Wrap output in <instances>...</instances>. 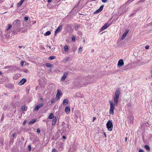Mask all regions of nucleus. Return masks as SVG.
I'll return each mask as SVG.
<instances>
[{
  "label": "nucleus",
  "mask_w": 152,
  "mask_h": 152,
  "mask_svg": "<svg viewBox=\"0 0 152 152\" xmlns=\"http://www.w3.org/2000/svg\"><path fill=\"white\" fill-rule=\"evenodd\" d=\"M120 94V91L118 89L116 90L115 92L114 96V102L113 101H109L110 106L109 113L110 114L113 115L114 114V110L115 108V106L117 105Z\"/></svg>",
  "instance_id": "nucleus-1"
},
{
  "label": "nucleus",
  "mask_w": 152,
  "mask_h": 152,
  "mask_svg": "<svg viewBox=\"0 0 152 152\" xmlns=\"http://www.w3.org/2000/svg\"><path fill=\"white\" fill-rule=\"evenodd\" d=\"M106 126L109 131H111L112 130L113 126L112 121L109 120L106 124Z\"/></svg>",
  "instance_id": "nucleus-2"
},
{
  "label": "nucleus",
  "mask_w": 152,
  "mask_h": 152,
  "mask_svg": "<svg viewBox=\"0 0 152 152\" xmlns=\"http://www.w3.org/2000/svg\"><path fill=\"white\" fill-rule=\"evenodd\" d=\"M124 65V63L123 60L122 59L119 60L118 61L117 64V67L118 68H119L123 66Z\"/></svg>",
  "instance_id": "nucleus-3"
},
{
  "label": "nucleus",
  "mask_w": 152,
  "mask_h": 152,
  "mask_svg": "<svg viewBox=\"0 0 152 152\" xmlns=\"http://www.w3.org/2000/svg\"><path fill=\"white\" fill-rule=\"evenodd\" d=\"M62 28V26L61 25L59 26L56 29L55 31V35H56L58 33L60 32Z\"/></svg>",
  "instance_id": "nucleus-4"
},
{
  "label": "nucleus",
  "mask_w": 152,
  "mask_h": 152,
  "mask_svg": "<svg viewBox=\"0 0 152 152\" xmlns=\"http://www.w3.org/2000/svg\"><path fill=\"white\" fill-rule=\"evenodd\" d=\"M62 95V93L61 90H58L57 91V92L56 94V99L58 100L60 96Z\"/></svg>",
  "instance_id": "nucleus-5"
},
{
  "label": "nucleus",
  "mask_w": 152,
  "mask_h": 152,
  "mask_svg": "<svg viewBox=\"0 0 152 152\" xmlns=\"http://www.w3.org/2000/svg\"><path fill=\"white\" fill-rule=\"evenodd\" d=\"M43 104L42 103L38 105H37L36 106L35 108L34 109V110L36 111H37L39 108L43 106Z\"/></svg>",
  "instance_id": "nucleus-6"
},
{
  "label": "nucleus",
  "mask_w": 152,
  "mask_h": 152,
  "mask_svg": "<svg viewBox=\"0 0 152 152\" xmlns=\"http://www.w3.org/2000/svg\"><path fill=\"white\" fill-rule=\"evenodd\" d=\"M133 118L132 116H130L128 117V121L131 124H132L133 123Z\"/></svg>",
  "instance_id": "nucleus-7"
},
{
  "label": "nucleus",
  "mask_w": 152,
  "mask_h": 152,
  "mask_svg": "<svg viewBox=\"0 0 152 152\" xmlns=\"http://www.w3.org/2000/svg\"><path fill=\"white\" fill-rule=\"evenodd\" d=\"M68 75V73H64L62 76V77H61V81H64L65 80V79L66 78V77H67Z\"/></svg>",
  "instance_id": "nucleus-8"
},
{
  "label": "nucleus",
  "mask_w": 152,
  "mask_h": 152,
  "mask_svg": "<svg viewBox=\"0 0 152 152\" xmlns=\"http://www.w3.org/2000/svg\"><path fill=\"white\" fill-rule=\"evenodd\" d=\"M129 32V30H126L125 31L124 33L123 34L122 37L121 38V40H122L124 39L126 37V35Z\"/></svg>",
  "instance_id": "nucleus-9"
},
{
  "label": "nucleus",
  "mask_w": 152,
  "mask_h": 152,
  "mask_svg": "<svg viewBox=\"0 0 152 152\" xmlns=\"http://www.w3.org/2000/svg\"><path fill=\"white\" fill-rule=\"evenodd\" d=\"M103 5H102L101 6L99 9L96 11L94 12V13L96 14L101 12L103 10Z\"/></svg>",
  "instance_id": "nucleus-10"
},
{
  "label": "nucleus",
  "mask_w": 152,
  "mask_h": 152,
  "mask_svg": "<svg viewBox=\"0 0 152 152\" xmlns=\"http://www.w3.org/2000/svg\"><path fill=\"white\" fill-rule=\"evenodd\" d=\"M26 81V80L25 79H23L21 80L18 83L19 85H22L24 84Z\"/></svg>",
  "instance_id": "nucleus-11"
},
{
  "label": "nucleus",
  "mask_w": 152,
  "mask_h": 152,
  "mask_svg": "<svg viewBox=\"0 0 152 152\" xmlns=\"http://www.w3.org/2000/svg\"><path fill=\"white\" fill-rule=\"evenodd\" d=\"M109 26V25H108V24H107V23L105 24L104 25V26H103L102 27L101 29V30L103 31V30H105V29L107 28Z\"/></svg>",
  "instance_id": "nucleus-12"
},
{
  "label": "nucleus",
  "mask_w": 152,
  "mask_h": 152,
  "mask_svg": "<svg viewBox=\"0 0 152 152\" xmlns=\"http://www.w3.org/2000/svg\"><path fill=\"white\" fill-rule=\"evenodd\" d=\"M70 108L68 106H66L65 108V112L66 113H68L70 111Z\"/></svg>",
  "instance_id": "nucleus-13"
},
{
  "label": "nucleus",
  "mask_w": 152,
  "mask_h": 152,
  "mask_svg": "<svg viewBox=\"0 0 152 152\" xmlns=\"http://www.w3.org/2000/svg\"><path fill=\"white\" fill-rule=\"evenodd\" d=\"M68 103V100L67 99H64L63 101V104L64 105H67Z\"/></svg>",
  "instance_id": "nucleus-14"
},
{
  "label": "nucleus",
  "mask_w": 152,
  "mask_h": 152,
  "mask_svg": "<svg viewBox=\"0 0 152 152\" xmlns=\"http://www.w3.org/2000/svg\"><path fill=\"white\" fill-rule=\"evenodd\" d=\"M57 121V119L56 117H55L53 118V120H52V125H54L56 123V121Z\"/></svg>",
  "instance_id": "nucleus-15"
},
{
  "label": "nucleus",
  "mask_w": 152,
  "mask_h": 152,
  "mask_svg": "<svg viewBox=\"0 0 152 152\" xmlns=\"http://www.w3.org/2000/svg\"><path fill=\"white\" fill-rule=\"evenodd\" d=\"M24 0H21L19 3L17 4V6L18 7H20L24 2Z\"/></svg>",
  "instance_id": "nucleus-16"
},
{
  "label": "nucleus",
  "mask_w": 152,
  "mask_h": 152,
  "mask_svg": "<svg viewBox=\"0 0 152 152\" xmlns=\"http://www.w3.org/2000/svg\"><path fill=\"white\" fill-rule=\"evenodd\" d=\"M20 21V20L18 19L15 20L14 22L13 23L15 25H17Z\"/></svg>",
  "instance_id": "nucleus-17"
},
{
  "label": "nucleus",
  "mask_w": 152,
  "mask_h": 152,
  "mask_svg": "<svg viewBox=\"0 0 152 152\" xmlns=\"http://www.w3.org/2000/svg\"><path fill=\"white\" fill-rule=\"evenodd\" d=\"M54 117H55L54 116L53 114L52 113H51L49 116L48 118L50 119H52Z\"/></svg>",
  "instance_id": "nucleus-18"
},
{
  "label": "nucleus",
  "mask_w": 152,
  "mask_h": 152,
  "mask_svg": "<svg viewBox=\"0 0 152 152\" xmlns=\"http://www.w3.org/2000/svg\"><path fill=\"white\" fill-rule=\"evenodd\" d=\"M64 48L66 52L67 51L69 50L68 47L67 45H65L64 47Z\"/></svg>",
  "instance_id": "nucleus-19"
},
{
  "label": "nucleus",
  "mask_w": 152,
  "mask_h": 152,
  "mask_svg": "<svg viewBox=\"0 0 152 152\" xmlns=\"http://www.w3.org/2000/svg\"><path fill=\"white\" fill-rule=\"evenodd\" d=\"M51 32L50 31H48L46 32L44 34V36H47L50 34Z\"/></svg>",
  "instance_id": "nucleus-20"
},
{
  "label": "nucleus",
  "mask_w": 152,
  "mask_h": 152,
  "mask_svg": "<svg viewBox=\"0 0 152 152\" xmlns=\"http://www.w3.org/2000/svg\"><path fill=\"white\" fill-rule=\"evenodd\" d=\"M145 148L147 150L149 151L150 150V148L149 146L147 145H145Z\"/></svg>",
  "instance_id": "nucleus-21"
},
{
  "label": "nucleus",
  "mask_w": 152,
  "mask_h": 152,
  "mask_svg": "<svg viewBox=\"0 0 152 152\" xmlns=\"http://www.w3.org/2000/svg\"><path fill=\"white\" fill-rule=\"evenodd\" d=\"M82 51V48L81 47H80L79 48L78 50V53H81Z\"/></svg>",
  "instance_id": "nucleus-22"
},
{
  "label": "nucleus",
  "mask_w": 152,
  "mask_h": 152,
  "mask_svg": "<svg viewBox=\"0 0 152 152\" xmlns=\"http://www.w3.org/2000/svg\"><path fill=\"white\" fill-rule=\"evenodd\" d=\"M46 66L49 67H53V65L52 64H46Z\"/></svg>",
  "instance_id": "nucleus-23"
},
{
  "label": "nucleus",
  "mask_w": 152,
  "mask_h": 152,
  "mask_svg": "<svg viewBox=\"0 0 152 152\" xmlns=\"http://www.w3.org/2000/svg\"><path fill=\"white\" fill-rule=\"evenodd\" d=\"M55 58V57L54 56H51L49 57V59L50 60H52Z\"/></svg>",
  "instance_id": "nucleus-24"
},
{
  "label": "nucleus",
  "mask_w": 152,
  "mask_h": 152,
  "mask_svg": "<svg viewBox=\"0 0 152 152\" xmlns=\"http://www.w3.org/2000/svg\"><path fill=\"white\" fill-rule=\"evenodd\" d=\"M12 27V26L11 24H9L8 27L7 29V30H8L10 29Z\"/></svg>",
  "instance_id": "nucleus-25"
},
{
  "label": "nucleus",
  "mask_w": 152,
  "mask_h": 152,
  "mask_svg": "<svg viewBox=\"0 0 152 152\" xmlns=\"http://www.w3.org/2000/svg\"><path fill=\"white\" fill-rule=\"evenodd\" d=\"M134 0H128L126 2V3L128 4H129Z\"/></svg>",
  "instance_id": "nucleus-26"
},
{
  "label": "nucleus",
  "mask_w": 152,
  "mask_h": 152,
  "mask_svg": "<svg viewBox=\"0 0 152 152\" xmlns=\"http://www.w3.org/2000/svg\"><path fill=\"white\" fill-rule=\"evenodd\" d=\"M72 40L74 42L75 40V37L74 36H73L72 37Z\"/></svg>",
  "instance_id": "nucleus-27"
},
{
  "label": "nucleus",
  "mask_w": 152,
  "mask_h": 152,
  "mask_svg": "<svg viewBox=\"0 0 152 152\" xmlns=\"http://www.w3.org/2000/svg\"><path fill=\"white\" fill-rule=\"evenodd\" d=\"M26 108V107L25 106H23L22 107V111H24Z\"/></svg>",
  "instance_id": "nucleus-28"
},
{
  "label": "nucleus",
  "mask_w": 152,
  "mask_h": 152,
  "mask_svg": "<svg viewBox=\"0 0 152 152\" xmlns=\"http://www.w3.org/2000/svg\"><path fill=\"white\" fill-rule=\"evenodd\" d=\"M40 49L41 50H44L45 48L43 47V46L42 45H41L40 46Z\"/></svg>",
  "instance_id": "nucleus-29"
},
{
  "label": "nucleus",
  "mask_w": 152,
  "mask_h": 152,
  "mask_svg": "<svg viewBox=\"0 0 152 152\" xmlns=\"http://www.w3.org/2000/svg\"><path fill=\"white\" fill-rule=\"evenodd\" d=\"M24 19L25 20L27 21L28 20V18L27 17H26L24 18Z\"/></svg>",
  "instance_id": "nucleus-30"
},
{
  "label": "nucleus",
  "mask_w": 152,
  "mask_h": 152,
  "mask_svg": "<svg viewBox=\"0 0 152 152\" xmlns=\"http://www.w3.org/2000/svg\"><path fill=\"white\" fill-rule=\"evenodd\" d=\"M52 152H57L58 151L55 149H53L52 150Z\"/></svg>",
  "instance_id": "nucleus-31"
},
{
  "label": "nucleus",
  "mask_w": 152,
  "mask_h": 152,
  "mask_svg": "<svg viewBox=\"0 0 152 152\" xmlns=\"http://www.w3.org/2000/svg\"><path fill=\"white\" fill-rule=\"evenodd\" d=\"M40 132V129L39 128H38L37 129V132L38 133H39Z\"/></svg>",
  "instance_id": "nucleus-32"
},
{
  "label": "nucleus",
  "mask_w": 152,
  "mask_h": 152,
  "mask_svg": "<svg viewBox=\"0 0 152 152\" xmlns=\"http://www.w3.org/2000/svg\"><path fill=\"white\" fill-rule=\"evenodd\" d=\"M24 64V62L23 61H21L20 63V64L22 66H23Z\"/></svg>",
  "instance_id": "nucleus-33"
},
{
  "label": "nucleus",
  "mask_w": 152,
  "mask_h": 152,
  "mask_svg": "<svg viewBox=\"0 0 152 152\" xmlns=\"http://www.w3.org/2000/svg\"><path fill=\"white\" fill-rule=\"evenodd\" d=\"M102 2L104 3H106L107 2L108 0H101Z\"/></svg>",
  "instance_id": "nucleus-34"
},
{
  "label": "nucleus",
  "mask_w": 152,
  "mask_h": 152,
  "mask_svg": "<svg viewBox=\"0 0 152 152\" xmlns=\"http://www.w3.org/2000/svg\"><path fill=\"white\" fill-rule=\"evenodd\" d=\"M16 136V133H14V134H12V137H15Z\"/></svg>",
  "instance_id": "nucleus-35"
},
{
  "label": "nucleus",
  "mask_w": 152,
  "mask_h": 152,
  "mask_svg": "<svg viewBox=\"0 0 152 152\" xmlns=\"http://www.w3.org/2000/svg\"><path fill=\"white\" fill-rule=\"evenodd\" d=\"M28 149L29 151H30L31 149V147L30 145L28 146Z\"/></svg>",
  "instance_id": "nucleus-36"
},
{
  "label": "nucleus",
  "mask_w": 152,
  "mask_h": 152,
  "mask_svg": "<svg viewBox=\"0 0 152 152\" xmlns=\"http://www.w3.org/2000/svg\"><path fill=\"white\" fill-rule=\"evenodd\" d=\"M149 48V45H146L145 47V48L146 49H148Z\"/></svg>",
  "instance_id": "nucleus-37"
},
{
  "label": "nucleus",
  "mask_w": 152,
  "mask_h": 152,
  "mask_svg": "<svg viewBox=\"0 0 152 152\" xmlns=\"http://www.w3.org/2000/svg\"><path fill=\"white\" fill-rule=\"evenodd\" d=\"M35 121H31L29 122V124H33L34 123V122H35Z\"/></svg>",
  "instance_id": "nucleus-38"
},
{
  "label": "nucleus",
  "mask_w": 152,
  "mask_h": 152,
  "mask_svg": "<svg viewBox=\"0 0 152 152\" xmlns=\"http://www.w3.org/2000/svg\"><path fill=\"white\" fill-rule=\"evenodd\" d=\"M73 50H74V51H76V49H77V48H76V47H74L73 48Z\"/></svg>",
  "instance_id": "nucleus-39"
},
{
  "label": "nucleus",
  "mask_w": 152,
  "mask_h": 152,
  "mask_svg": "<svg viewBox=\"0 0 152 152\" xmlns=\"http://www.w3.org/2000/svg\"><path fill=\"white\" fill-rule=\"evenodd\" d=\"M139 152H143V150L142 149H140L139 150Z\"/></svg>",
  "instance_id": "nucleus-40"
},
{
  "label": "nucleus",
  "mask_w": 152,
  "mask_h": 152,
  "mask_svg": "<svg viewBox=\"0 0 152 152\" xmlns=\"http://www.w3.org/2000/svg\"><path fill=\"white\" fill-rule=\"evenodd\" d=\"M26 121H25L23 123V125H24L26 124Z\"/></svg>",
  "instance_id": "nucleus-41"
},
{
  "label": "nucleus",
  "mask_w": 152,
  "mask_h": 152,
  "mask_svg": "<svg viewBox=\"0 0 152 152\" xmlns=\"http://www.w3.org/2000/svg\"><path fill=\"white\" fill-rule=\"evenodd\" d=\"M52 1V0H48V3H50Z\"/></svg>",
  "instance_id": "nucleus-42"
},
{
  "label": "nucleus",
  "mask_w": 152,
  "mask_h": 152,
  "mask_svg": "<svg viewBox=\"0 0 152 152\" xmlns=\"http://www.w3.org/2000/svg\"><path fill=\"white\" fill-rule=\"evenodd\" d=\"M62 138L63 139H66V137L64 136H63V137H62Z\"/></svg>",
  "instance_id": "nucleus-43"
},
{
  "label": "nucleus",
  "mask_w": 152,
  "mask_h": 152,
  "mask_svg": "<svg viewBox=\"0 0 152 152\" xmlns=\"http://www.w3.org/2000/svg\"><path fill=\"white\" fill-rule=\"evenodd\" d=\"M54 102V99H52V100H51V102L52 103H53V102Z\"/></svg>",
  "instance_id": "nucleus-44"
},
{
  "label": "nucleus",
  "mask_w": 152,
  "mask_h": 152,
  "mask_svg": "<svg viewBox=\"0 0 152 152\" xmlns=\"http://www.w3.org/2000/svg\"><path fill=\"white\" fill-rule=\"evenodd\" d=\"M96 119V117H94L93 118V121H94Z\"/></svg>",
  "instance_id": "nucleus-45"
},
{
  "label": "nucleus",
  "mask_w": 152,
  "mask_h": 152,
  "mask_svg": "<svg viewBox=\"0 0 152 152\" xmlns=\"http://www.w3.org/2000/svg\"><path fill=\"white\" fill-rule=\"evenodd\" d=\"M94 50H93V49L92 50H91V52H92V53L94 52Z\"/></svg>",
  "instance_id": "nucleus-46"
},
{
  "label": "nucleus",
  "mask_w": 152,
  "mask_h": 152,
  "mask_svg": "<svg viewBox=\"0 0 152 152\" xmlns=\"http://www.w3.org/2000/svg\"><path fill=\"white\" fill-rule=\"evenodd\" d=\"M125 142H126V141H127V137H125Z\"/></svg>",
  "instance_id": "nucleus-47"
},
{
  "label": "nucleus",
  "mask_w": 152,
  "mask_h": 152,
  "mask_svg": "<svg viewBox=\"0 0 152 152\" xmlns=\"http://www.w3.org/2000/svg\"><path fill=\"white\" fill-rule=\"evenodd\" d=\"M18 47H19V48H22V46H18Z\"/></svg>",
  "instance_id": "nucleus-48"
},
{
  "label": "nucleus",
  "mask_w": 152,
  "mask_h": 152,
  "mask_svg": "<svg viewBox=\"0 0 152 152\" xmlns=\"http://www.w3.org/2000/svg\"><path fill=\"white\" fill-rule=\"evenodd\" d=\"M151 74H152V75H151V77H152V69L151 71Z\"/></svg>",
  "instance_id": "nucleus-49"
},
{
  "label": "nucleus",
  "mask_w": 152,
  "mask_h": 152,
  "mask_svg": "<svg viewBox=\"0 0 152 152\" xmlns=\"http://www.w3.org/2000/svg\"><path fill=\"white\" fill-rule=\"evenodd\" d=\"M104 135L105 136V137H106V134L105 133H104Z\"/></svg>",
  "instance_id": "nucleus-50"
},
{
  "label": "nucleus",
  "mask_w": 152,
  "mask_h": 152,
  "mask_svg": "<svg viewBox=\"0 0 152 152\" xmlns=\"http://www.w3.org/2000/svg\"><path fill=\"white\" fill-rule=\"evenodd\" d=\"M69 58H67L66 59V60H67V61L68 60Z\"/></svg>",
  "instance_id": "nucleus-51"
},
{
  "label": "nucleus",
  "mask_w": 152,
  "mask_h": 152,
  "mask_svg": "<svg viewBox=\"0 0 152 152\" xmlns=\"http://www.w3.org/2000/svg\"><path fill=\"white\" fill-rule=\"evenodd\" d=\"M2 74V72H0V75H1Z\"/></svg>",
  "instance_id": "nucleus-52"
},
{
  "label": "nucleus",
  "mask_w": 152,
  "mask_h": 152,
  "mask_svg": "<svg viewBox=\"0 0 152 152\" xmlns=\"http://www.w3.org/2000/svg\"><path fill=\"white\" fill-rule=\"evenodd\" d=\"M79 27V26H77V28H78Z\"/></svg>",
  "instance_id": "nucleus-53"
},
{
  "label": "nucleus",
  "mask_w": 152,
  "mask_h": 152,
  "mask_svg": "<svg viewBox=\"0 0 152 152\" xmlns=\"http://www.w3.org/2000/svg\"><path fill=\"white\" fill-rule=\"evenodd\" d=\"M48 47L50 49L51 48L50 46H48Z\"/></svg>",
  "instance_id": "nucleus-54"
},
{
  "label": "nucleus",
  "mask_w": 152,
  "mask_h": 152,
  "mask_svg": "<svg viewBox=\"0 0 152 152\" xmlns=\"http://www.w3.org/2000/svg\"><path fill=\"white\" fill-rule=\"evenodd\" d=\"M41 99H42V98H41Z\"/></svg>",
  "instance_id": "nucleus-55"
}]
</instances>
